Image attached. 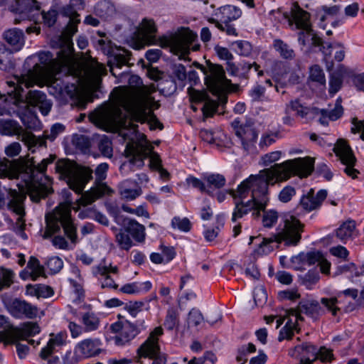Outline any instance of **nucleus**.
Here are the masks:
<instances>
[{"label": "nucleus", "mask_w": 364, "mask_h": 364, "mask_svg": "<svg viewBox=\"0 0 364 364\" xmlns=\"http://www.w3.org/2000/svg\"><path fill=\"white\" fill-rule=\"evenodd\" d=\"M110 95L112 107L98 117V120L105 126L115 127L123 118L124 110L130 113L136 122H148L151 129L164 128L151 109L153 100L144 90H138L134 99L127 87H114Z\"/></svg>", "instance_id": "f257e3e1"}, {"label": "nucleus", "mask_w": 364, "mask_h": 364, "mask_svg": "<svg viewBox=\"0 0 364 364\" xmlns=\"http://www.w3.org/2000/svg\"><path fill=\"white\" fill-rule=\"evenodd\" d=\"M314 168V159L306 156L287 160L281 164H276L269 168H265L259 171L258 175H251L243 181L237 187V191L232 190L230 193L237 200H243L247 198L249 191H252L253 199V191L255 189L262 193V196H268V186L274 185L278 181H287L292 176H298L300 178L309 176Z\"/></svg>", "instance_id": "f03ea898"}, {"label": "nucleus", "mask_w": 364, "mask_h": 364, "mask_svg": "<svg viewBox=\"0 0 364 364\" xmlns=\"http://www.w3.org/2000/svg\"><path fill=\"white\" fill-rule=\"evenodd\" d=\"M326 197L327 191L324 189L318 191L315 196L313 189H310L306 195H303L294 210V213L289 212L281 215L277 233L270 238H263L259 246L262 249V252L264 253L271 252L272 247H268V245L272 242L279 244L284 243L287 247L297 246L301 240V234L304 231L305 227L297 216L318 209Z\"/></svg>", "instance_id": "7ed1b4c3"}, {"label": "nucleus", "mask_w": 364, "mask_h": 364, "mask_svg": "<svg viewBox=\"0 0 364 364\" xmlns=\"http://www.w3.org/2000/svg\"><path fill=\"white\" fill-rule=\"evenodd\" d=\"M46 227L43 235L48 239L59 233L63 228L65 235L74 246L78 242L77 227L71 216V210L65 207H56L54 210L46 215Z\"/></svg>", "instance_id": "20e7f679"}, {"label": "nucleus", "mask_w": 364, "mask_h": 364, "mask_svg": "<svg viewBox=\"0 0 364 364\" xmlns=\"http://www.w3.org/2000/svg\"><path fill=\"white\" fill-rule=\"evenodd\" d=\"M54 159L55 156L50 155L38 164L33 159L31 161L28 169L33 183L29 189V196L33 202L38 203L52 193L53 189L50 186L51 178L46 175V171L48 165L52 164Z\"/></svg>", "instance_id": "39448f33"}, {"label": "nucleus", "mask_w": 364, "mask_h": 364, "mask_svg": "<svg viewBox=\"0 0 364 364\" xmlns=\"http://www.w3.org/2000/svg\"><path fill=\"white\" fill-rule=\"evenodd\" d=\"M60 179L65 180L69 188L76 193H82L86 184L92 179V170L89 167H78L70 160L60 159L55 165Z\"/></svg>", "instance_id": "423d86ee"}, {"label": "nucleus", "mask_w": 364, "mask_h": 364, "mask_svg": "<svg viewBox=\"0 0 364 364\" xmlns=\"http://www.w3.org/2000/svg\"><path fill=\"white\" fill-rule=\"evenodd\" d=\"M207 66L195 62L193 65L200 70L205 75V84L215 95L220 97L225 91L230 80L225 77L223 66L207 61Z\"/></svg>", "instance_id": "0eeeda50"}, {"label": "nucleus", "mask_w": 364, "mask_h": 364, "mask_svg": "<svg viewBox=\"0 0 364 364\" xmlns=\"http://www.w3.org/2000/svg\"><path fill=\"white\" fill-rule=\"evenodd\" d=\"M217 18H210L208 22L215 24V26L230 36H237L238 32L232 21H236L242 16V11L233 5H225L219 7L215 14Z\"/></svg>", "instance_id": "6e6552de"}, {"label": "nucleus", "mask_w": 364, "mask_h": 364, "mask_svg": "<svg viewBox=\"0 0 364 364\" xmlns=\"http://www.w3.org/2000/svg\"><path fill=\"white\" fill-rule=\"evenodd\" d=\"M235 208L232 212V221L235 223L238 219L246 215L252 210V216L257 219L260 216V210L266 208L269 196H262V193L256 189L253 191V199L247 202L243 200H237V197L234 196Z\"/></svg>", "instance_id": "1a4fd4ad"}, {"label": "nucleus", "mask_w": 364, "mask_h": 364, "mask_svg": "<svg viewBox=\"0 0 364 364\" xmlns=\"http://www.w3.org/2000/svg\"><path fill=\"white\" fill-rule=\"evenodd\" d=\"M153 147L150 145H142L141 144H128L126 146L124 152L129 160V166H135L141 168L144 165V160L150 158V166L159 169L161 168V161L159 156L152 151Z\"/></svg>", "instance_id": "9d476101"}, {"label": "nucleus", "mask_w": 364, "mask_h": 364, "mask_svg": "<svg viewBox=\"0 0 364 364\" xmlns=\"http://www.w3.org/2000/svg\"><path fill=\"white\" fill-rule=\"evenodd\" d=\"M0 134L3 136H18L21 141L24 142L32 152L35 150L32 149L33 146L39 144V146L45 145V141L37 137L31 132H24L19 123L11 119H0Z\"/></svg>", "instance_id": "9b49d317"}, {"label": "nucleus", "mask_w": 364, "mask_h": 364, "mask_svg": "<svg viewBox=\"0 0 364 364\" xmlns=\"http://www.w3.org/2000/svg\"><path fill=\"white\" fill-rule=\"evenodd\" d=\"M231 126L243 150L247 154L254 152L256 149L255 143L258 133L253 124L248 122L242 124L239 118H235L232 122Z\"/></svg>", "instance_id": "f8f14e48"}, {"label": "nucleus", "mask_w": 364, "mask_h": 364, "mask_svg": "<svg viewBox=\"0 0 364 364\" xmlns=\"http://www.w3.org/2000/svg\"><path fill=\"white\" fill-rule=\"evenodd\" d=\"M123 317L119 315V321L111 325L112 332L118 333L119 335L115 336V343L118 346H123L132 340L139 333L141 330L146 328L144 321H137V326L127 320H121Z\"/></svg>", "instance_id": "ddd939ff"}, {"label": "nucleus", "mask_w": 364, "mask_h": 364, "mask_svg": "<svg viewBox=\"0 0 364 364\" xmlns=\"http://www.w3.org/2000/svg\"><path fill=\"white\" fill-rule=\"evenodd\" d=\"M157 26L153 19L144 18L139 25V36L146 44H159L162 48H166L173 44V40L168 36L157 37Z\"/></svg>", "instance_id": "4468645a"}, {"label": "nucleus", "mask_w": 364, "mask_h": 364, "mask_svg": "<svg viewBox=\"0 0 364 364\" xmlns=\"http://www.w3.org/2000/svg\"><path fill=\"white\" fill-rule=\"evenodd\" d=\"M109 165L107 163L100 164L95 170L96 188H92L90 191L82 194L80 199V204L83 206L91 204L97 198L102 197L105 194V189L108 187L102 183L107 178V173Z\"/></svg>", "instance_id": "2eb2a0df"}, {"label": "nucleus", "mask_w": 364, "mask_h": 364, "mask_svg": "<svg viewBox=\"0 0 364 364\" xmlns=\"http://www.w3.org/2000/svg\"><path fill=\"white\" fill-rule=\"evenodd\" d=\"M289 314L294 316L296 320L304 321L301 314H305L314 321L318 320L321 316L325 314L326 311L320 305V303L315 299H301L294 309H289Z\"/></svg>", "instance_id": "dca6fc26"}, {"label": "nucleus", "mask_w": 364, "mask_h": 364, "mask_svg": "<svg viewBox=\"0 0 364 364\" xmlns=\"http://www.w3.org/2000/svg\"><path fill=\"white\" fill-rule=\"evenodd\" d=\"M333 150L336 156L339 157L341 163L346 165L343 170L344 172L353 179L357 178L360 172L354 168L356 159L347 142L343 139H338Z\"/></svg>", "instance_id": "f3484780"}, {"label": "nucleus", "mask_w": 364, "mask_h": 364, "mask_svg": "<svg viewBox=\"0 0 364 364\" xmlns=\"http://www.w3.org/2000/svg\"><path fill=\"white\" fill-rule=\"evenodd\" d=\"M67 335L65 332H59L56 334L50 333L47 345L43 347L39 357L43 360H48V364H56L59 362V358L53 354L58 352L66 343Z\"/></svg>", "instance_id": "a211bd4d"}, {"label": "nucleus", "mask_w": 364, "mask_h": 364, "mask_svg": "<svg viewBox=\"0 0 364 364\" xmlns=\"http://www.w3.org/2000/svg\"><path fill=\"white\" fill-rule=\"evenodd\" d=\"M41 6L36 0H31V4L28 5L26 11L21 14L23 17H27L30 21L37 23L41 18L43 23L48 27L54 26L57 21L58 12L55 9H50L47 12L40 11Z\"/></svg>", "instance_id": "6ab92c4d"}, {"label": "nucleus", "mask_w": 364, "mask_h": 364, "mask_svg": "<svg viewBox=\"0 0 364 364\" xmlns=\"http://www.w3.org/2000/svg\"><path fill=\"white\" fill-rule=\"evenodd\" d=\"M48 90L50 95L63 104L73 100L76 94V87L74 84L65 83L63 80L56 77L50 80Z\"/></svg>", "instance_id": "aec40b11"}, {"label": "nucleus", "mask_w": 364, "mask_h": 364, "mask_svg": "<svg viewBox=\"0 0 364 364\" xmlns=\"http://www.w3.org/2000/svg\"><path fill=\"white\" fill-rule=\"evenodd\" d=\"M318 348L310 342H304L296 345L288 351V355L291 358H299V364H313L317 360L316 354Z\"/></svg>", "instance_id": "412c9836"}, {"label": "nucleus", "mask_w": 364, "mask_h": 364, "mask_svg": "<svg viewBox=\"0 0 364 364\" xmlns=\"http://www.w3.org/2000/svg\"><path fill=\"white\" fill-rule=\"evenodd\" d=\"M36 80V75L33 70H29L27 75L21 76L14 75L12 80H7L6 84L12 90L8 94L14 95L16 97H23V87H33Z\"/></svg>", "instance_id": "4be33fe9"}, {"label": "nucleus", "mask_w": 364, "mask_h": 364, "mask_svg": "<svg viewBox=\"0 0 364 364\" xmlns=\"http://www.w3.org/2000/svg\"><path fill=\"white\" fill-rule=\"evenodd\" d=\"M7 309L9 313L17 318L23 317L33 318L36 317L38 313L36 306L19 299L12 300L7 306Z\"/></svg>", "instance_id": "5701e85b"}, {"label": "nucleus", "mask_w": 364, "mask_h": 364, "mask_svg": "<svg viewBox=\"0 0 364 364\" xmlns=\"http://www.w3.org/2000/svg\"><path fill=\"white\" fill-rule=\"evenodd\" d=\"M163 334V328L161 326L156 327L150 333L147 339L137 349L139 357L151 356L156 355L159 350V336Z\"/></svg>", "instance_id": "b1692460"}, {"label": "nucleus", "mask_w": 364, "mask_h": 364, "mask_svg": "<svg viewBox=\"0 0 364 364\" xmlns=\"http://www.w3.org/2000/svg\"><path fill=\"white\" fill-rule=\"evenodd\" d=\"M84 7V0H70V6L64 9V14L69 16V21L66 26L68 34L73 36L77 31V24L80 22V19L76 11L82 10Z\"/></svg>", "instance_id": "393cba45"}, {"label": "nucleus", "mask_w": 364, "mask_h": 364, "mask_svg": "<svg viewBox=\"0 0 364 364\" xmlns=\"http://www.w3.org/2000/svg\"><path fill=\"white\" fill-rule=\"evenodd\" d=\"M25 96L29 104L39 107L43 115L48 114L53 104L47 99L44 92L39 90H30Z\"/></svg>", "instance_id": "a878e982"}, {"label": "nucleus", "mask_w": 364, "mask_h": 364, "mask_svg": "<svg viewBox=\"0 0 364 364\" xmlns=\"http://www.w3.org/2000/svg\"><path fill=\"white\" fill-rule=\"evenodd\" d=\"M126 232L132 235L133 239L138 242H142L145 240V227L139 223L136 220L128 218L124 219L122 225Z\"/></svg>", "instance_id": "bb28decb"}, {"label": "nucleus", "mask_w": 364, "mask_h": 364, "mask_svg": "<svg viewBox=\"0 0 364 364\" xmlns=\"http://www.w3.org/2000/svg\"><path fill=\"white\" fill-rule=\"evenodd\" d=\"M317 110V108L308 107L302 104L299 99L291 100L285 107L286 114H290L291 112H294L296 117L301 119L308 118L309 114H314Z\"/></svg>", "instance_id": "cd10ccee"}, {"label": "nucleus", "mask_w": 364, "mask_h": 364, "mask_svg": "<svg viewBox=\"0 0 364 364\" xmlns=\"http://www.w3.org/2000/svg\"><path fill=\"white\" fill-rule=\"evenodd\" d=\"M289 23L291 26L294 25L293 29L310 31L312 28L310 14L299 6L293 11Z\"/></svg>", "instance_id": "c85d7f7f"}, {"label": "nucleus", "mask_w": 364, "mask_h": 364, "mask_svg": "<svg viewBox=\"0 0 364 364\" xmlns=\"http://www.w3.org/2000/svg\"><path fill=\"white\" fill-rule=\"evenodd\" d=\"M203 179L205 182V193L210 196H214L215 192L223 188L226 183L225 177L220 173H207Z\"/></svg>", "instance_id": "c756f323"}, {"label": "nucleus", "mask_w": 364, "mask_h": 364, "mask_svg": "<svg viewBox=\"0 0 364 364\" xmlns=\"http://www.w3.org/2000/svg\"><path fill=\"white\" fill-rule=\"evenodd\" d=\"M102 343L99 339H85L77 344L76 351L85 358L99 355Z\"/></svg>", "instance_id": "7c9ffc66"}, {"label": "nucleus", "mask_w": 364, "mask_h": 364, "mask_svg": "<svg viewBox=\"0 0 364 364\" xmlns=\"http://www.w3.org/2000/svg\"><path fill=\"white\" fill-rule=\"evenodd\" d=\"M106 259H102L101 262L99 265L92 267V274L95 276H97L98 274L105 277L103 281L102 282L101 287L102 289L109 288L117 289L119 285L116 284L114 279L109 275V269L106 264Z\"/></svg>", "instance_id": "2f4dec72"}, {"label": "nucleus", "mask_w": 364, "mask_h": 364, "mask_svg": "<svg viewBox=\"0 0 364 364\" xmlns=\"http://www.w3.org/2000/svg\"><path fill=\"white\" fill-rule=\"evenodd\" d=\"M193 97L197 102H205L201 109L205 118L212 117L218 111L219 103L216 100L208 98L206 94L197 92Z\"/></svg>", "instance_id": "473e14b6"}, {"label": "nucleus", "mask_w": 364, "mask_h": 364, "mask_svg": "<svg viewBox=\"0 0 364 364\" xmlns=\"http://www.w3.org/2000/svg\"><path fill=\"white\" fill-rule=\"evenodd\" d=\"M26 268L29 269L31 272L28 273L25 270L22 271L20 273V277L23 279H26L27 276L29 275L33 281H36L39 277L45 275L44 267L40 264L39 260L36 257H30Z\"/></svg>", "instance_id": "72a5a7b5"}, {"label": "nucleus", "mask_w": 364, "mask_h": 364, "mask_svg": "<svg viewBox=\"0 0 364 364\" xmlns=\"http://www.w3.org/2000/svg\"><path fill=\"white\" fill-rule=\"evenodd\" d=\"M5 41L13 47L15 51L19 50L24 45V34L22 30L14 28L4 33Z\"/></svg>", "instance_id": "f704fd0d"}, {"label": "nucleus", "mask_w": 364, "mask_h": 364, "mask_svg": "<svg viewBox=\"0 0 364 364\" xmlns=\"http://www.w3.org/2000/svg\"><path fill=\"white\" fill-rule=\"evenodd\" d=\"M9 193L11 198L8 202L9 208L21 218L23 217L25 214L23 201L26 199V196L15 190L11 191Z\"/></svg>", "instance_id": "c9c22d12"}, {"label": "nucleus", "mask_w": 364, "mask_h": 364, "mask_svg": "<svg viewBox=\"0 0 364 364\" xmlns=\"http://www.w3.org/2000/svg\"><path fill=\"white\" fill-rule=\"evenodd\" d=\"M129 53H127L126 55L119 53L114 55L110 60H109L108 66L109 67L110 73L115 77H122L127 75L124 72L117 73L114 71V69H120L122 66L127 65L129 60Z\"/></svg>", "instance_id": "e433bc0d"}, {"label": "nucleus", "mask_w": 364, "mask_h": 364, "mask_svg": "<svg viewBox=\"0 0 364 364\" xmlns=\"http://www.w3.org/2000/svg\"><path fill=\"white\" fill-rule=\"evenodd\" d=\"M319 280L320 274L317 267L312 268L306 273L299 275V282L307 289H313Z\"/></svg>", "instance_id": "4c0bfd02"}, {"label": "nucleus", "mask_w": 364, "mask_h": 364, "mask_svg": "<svg viewBox=\"0 0 364 364\" xmlns=\"http://www.w3.org/2000/svg\"><path fill=\"white\" fill-rule=\"evenodd\" d=\"M355 229V222L348 220L343 222L336 230V237L343 242L350 239Z\"/></svg>", "instance_id": "58836bf2"}, {"label": "nucleus", "mask_w": 364, "mask_h": 364, "mask_svg": "<svg viewBox=\"0 0 364 364\" xmlns=\"http://www.w3.org/2000/svg\"><path fill=\"white\" fill-rule=\"evenodd\" d=\"M322 259L321 254L319 252H309L307 253L301 252L298 255L293 256L291 261L306 264L308 265H314L316 262H320Z\"/></svg>", "instance_id": "ea45409f"}, {"label": "nucleus", "mask_w": 364, "mask_h": 364, "mask_svg": "<svg viewBox=\"0 0 364 364\" xmlns=\"http://www.w3.org/2000/svg\"><path fill=\"white\" fill-rule=\"evenodd\" d=\"M82 323L86 331H93L99 328L100 321L94 312L88 311L82 315Z\"/></svg>", "instance_id": "a19ab883"}, {"label": "nucleus", "mask_w": 364, "mask_h": 364, "mask_svg": "<svg viewBox=\"0 0 364 364\" xmlns=\"http://www.w3.org/2000/svg\"><path fill=\"white\" fill-rule=\"evenodd\" d=\"M65 127L63 124H60V123L54 124L51 127L49 132L45 131L43 132V138L39 137L41 139L44 140L45 145L39 146V144H37L36 146H33V148L46 146V139H48L50 141H54L60 134L63 133L65 131Z\"/></svg>", "instance_id": "79ce46f5"}, {"label": "nucleus", "mask_w": 364, "mask_h": 364, "mask_svg": "<svg viewBox=\"0 0 364 364\" xmlns=\"http://www.w3.org/2000/svg\"><path fill=\"white\" fill-rule=\"evenodd\" d=\"M274 48L278 51L280 55L284 59H293L294 58V51L290 46L281 39L274 41Z\"/></svg>", "instance_id": "37998d69"}, {"label": "nucleus", "mask_w": 364, "mask_h": 364, "mask_svg": "<svg viewBox=\"0 0 364 364\" xmlns=\"http://www.w3.org/2000/svg\"><path fill=\"white\" fill-rule=\"evenodd\" d=\"M97 16L106 18L114 10V6L109 0H102L97 3L94 8Z\"/></svg>", "instance_id": "c03bdc74"}, {"label": "nucleus", "mask_w": 364, "mask_h": 364, "mask_svg": "<svg viewBox=\"0 0 364 364\" xmlns=\"http://www.w3.org/2000/svg\"><path fill=\"white\" fill-rule=\"evenodd\" d=\"M263 212L262 223L264 228H272L277 222L279 218V213L277 210L270 209L266 210H260V212Z\"/></svg>", "instance_id": "a18cd8bd"}, {"label": "nucleus", "mask_w": 364, "mask_h": 364, "mask_svg": "<svg viewBox=\"0 0 364 364\" xmlns=\"http://www.w3.org/2000/svg\"><path fill=\"white\" fill-rule=\"evenodd\" d=\"M158 86L160 91L165 95H170L177 90L176 81L172 77L161 80Z\"/></svg>", "instance_id": "49530a36"}, {"label": "nucleus", "mask_w": 364, "mask_h": 364, "mask_svg": "<svg viewBox=\"0 0 364 364\" xmlns=\"http://www.w3.org/2000/svg\"><path fill=\"white\" fill-rule=\"evenodd\" d=\"M256 351V346L249 343L247 346L242 345L237 349V354L236 356V360L240 364H245L247 360V355L250 353H255Z\"/></svg>", "instance_id": "de8ad7c7"}, {"label": "nucleus", "mask_w": 364, "mask_h": 364, "mask_svg": "<svg viewBox=\"0 0 364 364\" xmlns=\"http://www.w3.org/2000/svg\"><path fill=\"white\" fill-rule=\"evenodd\" d=\"M239 67L240 73V76L246 79L248 77V73L252 68H254L255 70L257 72L258 76H262L264 74L262 70H259L260 66L255 62L250 63L244 60L239 63Z\"/></svg>", "instance_id": "09e8293b"}, {"label": "nucleus", "mask_w": 364, "mask_h": 364, "mask_svg": "<svg viewBox=\"0 0 364 364\" xmlns=\"http://www.w3.org/2000/svg\"><path fill=\"white\" fill-rule=\"evenodd\" d=\"M73 144L77 149L83 153H87L91 147V140L89 136L85 135H76L73 138Z\"/></svg>", "instance_id": "8fccbe9b"}, {"label": "nucleus", "mask_w": 364, "mask_h": 364, "mask_svg": "<svg viewBox=\"0 0 364 364\" xmlns=\"http://www.w3.org/2000/svg\"><path fill=\"white\" fill-rule=\"evenodd\" d=\"M172 77L175 80H177L178 82L184 85V82L187 79V72L186 67L182 64H174L172 66Z\"/></svg>", "instance_id": "3c124183"}, {"label": "nucleus", "mask_w": 364, "mask_h": 364, "mask_svg": "<svg viewBox=\"0 0 364 364\" xmlns=\"http://www.w3.org/2000/svg\"><path fill=\"white\" fill-rule=\"evenodd\" d=\"M97 146L102 155L108 158L112 156V141L108 136L103 135L100 137Z\"/></svg>", "instance_id": "603ef678"}, {"label": "nucleus", "mask_w": 364, "mask_h": 364, "mask_svg": "<svg viewBox=\"0 0 364 364\" xmlns=\"http://www.w3.org/2000/svg\"><path fill=\"white\" fill-rule=\"evenodd\" d=\"M309 79L311 81L316 82L321 85H326V78L323 70L318 65H314L311 67L309 71Z\"/></svg>", "instance_id": "864d4df0"}, {"label": "nucleus", "mask_w": 364, "mask_h": 364, "mask_svg": "<svg viewBox=\"0 0 364 364\" xmlns=\"http://www.w3.org/2000/svg\"><path fill=\"white\" fill-rule=\"evenodd\" d=\"M171 226L174 229H178L183 232H188L191 229V223L188 218H181L175 216L171 220Z\"/></svg>", "instance_id": "5fc2aeb1"}, {"label": "nucleus", "mask_w": 364, "mask_h": 364, "mask_svg": "<svg viewBox=\"0 0 364 364\" xmlns=\"http://www.w3.org/2000/svg\"><path fill=\"white\" fill-rule=\"evenodd\" d=\"M178 322V315L174 309H168L164 323L168 331H172Z\"/></svg>", "instance_id": "6e6d98bb"}, {"label": "nucleus", "mask_w": 364, "mask_h": 364, "mask_svg": "<svg viewBox=\"0 0 364 364\" xmlns=\"http://www.w3.org/2000/svg\"><path fill=\"white\" fill-rule=\"evenodd\" d=\"M119 194L123 199L132 200L141 194V189L140 187H137L136 188H129L122 186L120 188Z\"/></svg>", "instance_id": "4d7b16f0"}, {"label": "nucleus", "mask_w": 364, "mask_h": 364, "mask_svg": "<svg viewBox=\"0 0 364 364\" xmlns=\"http://www.w3.org/2000/svg\"><path fill=\"white\" fill-rule=\"evenodd\" d=\"M321 114L323 116L328 117L330 120L335 121L343 115V108L341 105L338 103L335 105L334 108L330 111L324 109H321Z\"/></svg>", "instance_id": "13d9d810"}, {"label": "nucleus", "mask_w": 364, "mask_h": 364, "mask_svg": "<svg viewBox=\"0 0 364 364\" xmlns=\"http://www.w3.org/2000/svg\"><path fill=\"white\" fill-rule=\"evenodd\" d=\"M233 45L235 51L240 55L249 56L252 52V45L247 41H237Z\"/></svg>", "instance_id": "bf43d9fd"}, {"label": "nucleus", "mask_w": 364, "mask_h": 364, "mask_svg": "<svg viewBox=\"0 0 364 364\" xmlns=\"http://www.w3.org/2000/svg\"><path fill=\"white\" fill-rule=\"evenodd\" d=\"M280 134L278 132L265 133L262 134L260 141L259 146L262 149L268 147L276 141V138H279Z\"/></svg>", "instance_id": "052dcab7"}, {"label": "nucleus", "mask_w": 364, "mask_h": 364, "mask_svg": "<svg viewBox=\"0 0 364 364\" xmlns=\"http://www.w3.org/2000/svg\"><path fill=\"white\" fill-rule=\"evenodd\" d=\"M338 302V300L337 297L321 299V304H323L334 316L337 315L338 311L340 310V309L336 306Z\"/></svg>", "instance_id": "680f3d73"}, {"label": "nucleus", "mask_w": 364, "mask_h": 364, "mask_svg": "<svg viewBox=\"0 0 364 364\" xmlns=\"http://www.w3.org/2000/svg\"><path fill=\"white\" fill-rule=\"evenodd\" d=\"M116 240L119 247L125 250H129L133 245L129 235L124 232H120L117 234Z\"/></svg>", "instance_id": "e2e57ef3"}, {"label": "nucleus", "mask_w": 364, "mask_h": 364, "mask_svg": "<svg viewBox=\"0 0 364 364\" xmlns=\"http://www.w3.org/2000/svg\"><path fill=\"white\" fill-rule=\"evenodd\" d=\"M46 264L52 274H56L63 268V262L58 257H52L47 260Z\"/></svg>", "instance_id": "0e129e2a"}, {"label": "nucleus", "mask_w": 364, "mask_h": 364, "mask_svg": "<svg viewBox=\"0 0 364 364\" xmlns=\"http://www.w3.org/2000/svg\"><path fill=\"white\" fill-rule=\"evenodd\" d=\"M296 195V190L293 186H287L279 192L278 198L282 203L289 202Z\"/></svg>", "instance_id": "69168bd1"}, {"label": "nucleus", "mask_w": 364, "mask_h": 364, "mask_svg": "<svg viewBox=\"0 0 364 364\" xmlns=\"http://www.w3.org/2000/svg\"><path fill=\"white\" fill-rule=\"evenodd\" d=\"M107 210L109 214L114 218L116 223L119 225H122L123 220L127 218V217H125L121 214L120 208L117 205H107Z\"/></svg>", "instance_id": "338daca9"}, {"label": "nucleus", "mask_w": 364, "mask_h": 364, "mask_svg": "<svg viewBox=\"0 0 364 364\" xmlns=\"http://www.w3.org/2000/svg\"><path fill=\"white\" fill-rule=\"evenodd\" d=\"M145 303L142 301H129L125 304L124 309H126L133 317H136L137 314L141 311Z\"/></svg>", "instance_id": "774afa93"}]
</instances>
